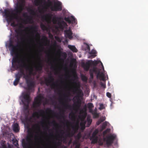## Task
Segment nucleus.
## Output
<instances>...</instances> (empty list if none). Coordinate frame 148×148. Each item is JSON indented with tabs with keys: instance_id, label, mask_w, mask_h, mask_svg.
<instances>
[{
	"instance_id": "nucleus-23",
	"label": "nucleus",
	"mask_w": 148,
	"mask_h": 148,
	"mask_svg": "<svg viewBox=\"0 0 148 148\" xmlns=\"http://www.w3.org/2000/svg\"><path fill=\"white\" fill-rule=\"evenodd\" d=\"M21 27L20 26L19 28L15 30V32L17 34L16 36H21L23 30L21 29Z\"/></svg>"
},
{
	"instance_id": "nucleus-61",
	"label": "nucleus",
	"mask_w": 148,
	"mask_h": 148,
	"mask_svg": "<svg viewBox=\"0 0 148 148\" xmlns=\"http://www.w3.org/2000/svg\"><path fill=\"white\" fill-rule=\"evenodd\" d=\"M101 123V122H100V121H99V120L97 122V125H99Z\"/></svg>"
},
{
	"instance_id": "nucleus-32",
	"label": "nucleus",
	"mask_w": 148,
	"mask_h": 148,
	"mask_svg": "<svg viewBox=\"0 0 148 148\" xmlns=\"http://www.w3.org/2000/svg\"><path fill=\"white\" fill-rule=\"evenodd\" d=\"M87 121L88 122L87 126L89 127L91 124L92 122V120L89 117H88L87 118Z\"/></svg>"
},
{
	"instance_id": "nucleus-5",
	"label": "nucleus",
	"mask_w": 148,
	"mask_h": 148,
	"mask_svg": "<svg viewBox=\"0 0 148 148\" xmlns=\"http://www.w3.org/2000/svg\"><path fill=\"white\" fill-rule=\"evenodd\" d=\"M4 16H5L7 22H11L13 21L14 18L16 19H18V16L16 14L10 15L9 11L7 9H5L4 12Z\"/></svg>"
},
{
	"instance_id": "nucleus-63",
	"label": "nucleus",
	"mask_w": 148,
	"mask_h": 148,
	"mask_svg": "<svg viewBox=\"0 0 148 148\" xmlns=\"http://www.w3.org/2000/svg\"><path fill=\"white\" fill-rule=\"evenodd\" d=\"M64 132L63 131V130H61L60 131V133L62 134H64Z\"/></svg>"
},
{
	"instance_id": "nucleus-53",
	"label": "nucleus",
	"mask_w": 148,
	"mask_h": 148,
	"mask_svg": "<svg viewBox=\"0 0 148 148\" xmlns=\"http://www.w3.org/2000/svg\"><path fill=\"white\" fill-rule=\"evenodd\" d=\"M48 35H49V38H53V35L50 32L48 33Z\"/></svg>"
},
{
	"instance_id": "nucleus-1",
	"label": "nucleus",
	"mask_w": 148,
	"mask_h": 148,
	"mask_svg": "<svg viewBox=\"0 0 148 148\" xmlns=\"http://www.w3.org/2000/svg\"><path fill=\"white\" fill-rule=\"evenodd\" d=\"M13 43V41L10 40L9 43V47L11 48V53L15 55V57L12 59V66L15 70L20 69L19 72L15 75L21 78L25 73L23 68H25L26 69V67L27 66V64L26 61L28 62L29 60L25 57L22 58L19 57V54L17 52V47L18 45H14Z\"/></svg>"
},
{
	"instance_id": "nucleus-38",
	"label": "nucleus",
	"mask_w": 148,
	"mask_h": 148,
	"mask_svg": "<svg viewBox=\"0 0 148 148\" xmlns=\"http://www.w3.org/2000/svg\"><path fill=\"white\" fill-rule=\"evenodd\" d=\"M88 107L90 109H92L94 107V106L92 103H89L87 104Z\"/></svg>"
},
{
	"instance_id": "nucleus-58",
	"label": "nucleus",
	"mask_w": 148,
	"mask_h": 148,
	"mask_svg": "<svg viewBox=\"0 0 148 148\" xmlns=\"http://www.w3.org/2000/svg\"><path fill=\"white\" fill-rule=\"evenodd\" d=\"M64 96L65 97V98L66 99H68V95H64Z\"/></svg>"
},
{
	"instance_id": "nucleus-31",
	"label": "nucleus",
	"mask_w": 148,
	"mask_h": 148,
	"mask_svg": "<svg viewBox=\"0 0 148 148\" xmlns=\"http://www.w3.org/2000/svg\"><path fill=\"white\" fill-rule=\"evenodd\" d=\"M27 10L29 12H30L31 14L32 15H35V11L31 8H27Z\"/></svg>"
},
{
	"instance_id": "nucleus-6",
	"label": "nucleus",
	"mask_w": 148,
	"mask_h": 148,
	"mask_svg": "<svg viewBox=\"0 0 148 148\" xmlns=\"http://www.w3.org/2000/svg\"><path fill=\"white\" fill-rule=\"evenodd\" d=\"M54 78L53 76L50 74L48 78H45V81L47 86L50 85L52 88H54L56 86L54 82Z\"/></svg>"
},
{
	"instance_id": "nucleus-49",
	"label": "nucleus",
	"mask_w": 148,
	"mask_h": 148,
	"mask_svg": "<svg viewBox=\"0 0 148 148\" xmlns=\"http://www.w3.org/2000/svg\"><path fill=\"white\" fill-rule=\"evenodd\" d=\"M47 38L46 36H42V40H43L44 41H47Z\"/></svg>"
},
{
	"instance_id": "nucleus-59",
	"label": "nucleus",
	"mask_w": 148,
	"mask_h": 148,
	"mask_svg": "<svg viewBox=\"0 0 148 148\" xmlns=\"http://www.w3.org/2000/svg\"><path fill=\"white\" fill-rule=\"evenodd\" d=\"M98 62H97V61H96L94 62V65L95 66H96L98 64Z\"/></svg>"
},
{
	"instance_id": "nucleus-50",
	"label": "nucleus",
	"mask_w": 148,
	"mask_h": 148,
	"mask_svg": "<svg viewBox=\"0 0 148 148\" xmlns=\"http://www.w3.org/2000/svg\"><path fill=\"white\" fill-rule=\"evenodd\" d=\"M104 108V105H103V104H101L100 105V108H99V109L100 110L103 109Z\"/></svg>"
},
{
	"instance_id": "nucleus-62",
	"label": "nucleus",
	"mask_w": 148,
	"mask_h": 148,
	"mask_svg": "<svg viewBox=\"0 0 148 148\" xmlns=\"http://www.w3.org/2000/svg\"><path fill=\"white\" fill-rule=\"evenodd\" d=\"M80 146V145L79 144L76 145L75 146V148H79Z\"/></svg>"
},
{
	"instance_id": "nucleus-35",
	"label": "nucleus",
	"mask_w": 148,
	"mask_h": 148,
	"mask_svg": "<svg viewBox=\"0 0 148 148\" xmlns=\"http://www.w3.org/2000/svg\"><path fill=\"white\" fill-rule=\"evenodd\" d=\"M62 105L64 106V107L66 108V109H68V108L70 109L71 107V106L70 105H69V104H67V103L64 104V103H63Z\"/></svg>"
},
{
	"instance_id": "nucleus-56",
	"label": "nucleus",
	"mask_w": 148,
	"mask_h": 148,
	"mask_svg": "<svg viewBox=\"0 0 148 148\" xmlns=\"http://www.w3.org/2000/svg\"><path fill=\"white\" fill-rule=\"evenodd\" d=\"M11 26H13V27H15L16 26V25L15 24L14 22H13L12 23L10 24Z\"/></svg>"
},
{
	"instance_id": "nucleus-14",
	"label": "nucleus",
	"mask_w": 148,
	"mask_h": 148,
	"mask_svg": "<svg viewBox=\"0 0 148 148\" xmlns=\"http://www.w3.org/2000/svg\"><path fill=\"white\" fill-rule=\"evenodd\" d=\"M45 113V111L42 109L38 110V112H35L34 113L32 116L33 117L36 116L37 118H39L40 116H43Z\"/></svg>"
},
{
	"instance_id": "nucleus-27",
	"label": "nucleus",
	"mask_w": 148,
	"mask_h": 148,
	"mask_svg": "<svg viewBox=\"0 0 148 148\" xmlns=\"http://www.w3.org/2000/svg\"><path fill=\"white\" fill-rule=\"evenodd\" d=\"M14 131L16 132H18L19 131V126L18 125L17 123H15L13 127Z\"/></svg>"
},
{
	"instance_id": "nucleus-39",
	"label": "nucleus",
	"mask_w": 148,
	"mask_h": 148,
	"mask_svg": "<svg viewBox=\"0 0 148 148\" xmlns=\"http://www.w3.org/2000/svg\"><path fill=\"white\" fill-rule=\"evenodd\" d=\"M108 124V123L106 121H105L102 124L101 127L102 129H104L107 126Z\"/></svg>"
},
{
	"instance_id": "nucleus-57",
	"label": "nucleus",
	"mask_w": 148,
	"mask_h": 148,
	"mask_svg": "<svg viewBox=\"0 0 148 148\" xmlns=\"http://www.w3.org/2000/svg\"><path fill=\"white\" fill-rule=\"evenodd\" d=\"M87 46H86V48L87 50H90V47L87 44H86Z\"/></svg>"
},
{
	"instance_id": "nucleus-51",
	"label": "nucleus",
	"mask_w": 148,
	"mask_h": 148,
	"mask_svg": "<svg viewBox=\"0 0 148 148\" xmlns=\"http://www.w3.org/2000/svg\"><path fill=\"white\" fill-rule=\"evenodd\" d=\"M55 17H54L53 19H52V21L53 22V23L54 24H56V22L57 21V20L55 19Z\"/></svg>"
},
{
	"instance_id": "nucleus-12",
	"label": "nucleus",
	"mask_w": 148,
	"mask_h": 148,
	"mask_svg": "<svg viewBox=\"0 0 148 148\" xmlns=\"http://www.w3.org/2000/svg\"><path fill=\"white\" fill-rule=\"evenodd\" d=\"M32 137V135L31 134L30 136V137H27V140L28 143H26L24 141L22 142V146L23 148H30V142L32 141L31 138Z\"/></svg>"
},
{
	"instance_id": "nucleus-64",
	"label": "nucleus",
	"mask_w": 148,
	"mask_h": 148,
	"mask_svg": "<svg viewBox=\"0 0 148 148\" xmlns=\"http://www.w3.org/2000/svg\"><path fill=\"white\" fill-rule=\"evenodd\" d=\"M55 143L57 145H60L61 144V143L60 142H58L57 144L56 143Z\"/></svg>"
},
{
	"instance_id": "nucleus-29",
	"label": "nucleus",
	"mask_w": 148,
	"mask_h": 148,
	"mask_svg": "<svg viewBox=\"0 0 148 148\" xmlns=\"http://www.w3.org/2000/svg\"><path fill=\"white\" fill-rule=\"evenodd\" d=\"M40 27L41 29L43 31L47 30V26L42 23L40 24Z\"/></svg>"
},
{
	"instance_id": "nucleus-9",
	"label": "nucleus",
	"mask_w": 148,
	"mask_h": 148,
	"mask_svg": "<svg viewBox=\"0 0 148 148\" xmlns=\"http://www.w3.org/2000/svg\"><path fill=\"white\" fill-rule=\"evenodd\" d=\"M53 14L50 13H48L43 15L42 18L45 20L48 23H50L51 22V19Z\"/></svg>"
},
{
	"instance_id": "nucleus-22",
	"label": "nucleus",
	"mask_w": 148,
	"mask_h": 148,
	"mask_svg": "<svg viewBox=\"0 0 148 148\" xmlns=\"http://www.w3.org/2000/svg\"><path fill=\"white\" fill-rule=\"evenodd\" d=\"M42 8H40V7H38V10L40 14H44L45 12L47 11V8L46 6H42Z\"/></svg>"
},
{
	"instance_id": "nucleus-28",
	"label": "nucleus",
	"mask_w": 148,
	"mask_h": 148,
	"mask_svg": "<svg viewBox=\"0 0 148 148\" xmlns=\"http://www.w3.org/2000/svg\"><path fill=\"white\" fill-rule=\"evenodd\" d=\"M58 53L60 56H62L65 59L66 58L67 55L66 52H62L61 51H58Z\"/></svg>"
},
{
	"instance_id": "nucleus-13",
	"label": "nucleus",
	"mask_w": 148,
	"mask_h": 148,
	"mask_svg": "<svg viewBox=\"0 0 148 148\" xmlns=\"http://www.w3.org/2000/svg\"><path fill=\"white\" fill-rule=\"evenodd\" d=\"M70 18L71 20L70 19V18L69 17H65L64 18V20L66 21L68 23H75L76 24H77V20H76V19L75 18V17L74 16H70Z\"/></svg>"
},
{
	"instance_id": "nucleus-20",
	"label": "nucleus",
	"mask_w": 148,
	"mask_h": 148,
	"mask_svg": "<svg viewBox=\"0 0 148 148\" xmlns=\"http://www.w3.org/2000/svg\"><path fill=\"white\" fill-rule=\"evenodd\" d=\"M58 25L60 28L61 29H63L65 27L67 26L66 23L63 21H62L61 22H59L58 23Z\"/></svg>"
},
{
	"instance_id": "nucleus-36",
	"label": "nucleus",
	"mask_w": 148,
	"mask_h": 148,
	"mask_svg": "<svg viewBox=\"0 0 148 148\" xmlns=\"http://www.w3.org/2000/svg\"><path fill=\"white\" fill-rule=\"evenodd\" d=\"M82 137L81 133L79 132L78 133L76 136V138L78 140H79Z\"/></svg>"
},
{
	"instance_id": "nucleus-2",
	"label": "nucleus",
	"mask_w": 148,
	"mask_h": 148,
	"mask_svg": "<svg viewBox=\"0 0 148 148\" xmlns=\"http://www.w3.org/2000/svg\"><path fill=\"white\" fill-rule=\"evenodd\" d=\"M23 78L25 80L27 86V91L23 92L20 97V99L22 102L26 107L25 109H28L29 105L31 101L30 94L31 90H32L34 87L35 82L31 79L30 75H26L24 73L23 75Z\"/></svg>"
},
{
	"instance_id": "nucleus-40",
	"label": "nucleus",
	"mask_w": 148,
	"mask_h": 148,
	"mask_svg": "<svg viewBox=\"0 0 148 148\" xmlns=\"http://www.w3.org/2000/svg\"><path fill=\"white\" fill-rule=\"evenodd\" d=\"M60 117L61 118H63L64 119V121H66V124H71V123L69 122L68 120H65L64 119V116H63L62 114H60Z\"/></svg>"
},
{
	"instance_id": "nucleus-44",
	"label": "nucleus",
	"mask_w": 148,
	"mask_h": 148,
	"mask_svg": "<svg viewBox=\"0 0 148 148\" xmlns=\"http://www.w3.org/2000/svg\"><path fill=\"white\" fill-rule=\"evenodd\" d=\"M69 117L71 116V118L72 119H75L74 114L73 112H71V113H69Z\"/></svg>"
},
{
	"instance_id": "nucleus-47",
	"label": "nucleus",
	"mask_w": 148,
	"mask_h": 148,
	"mask_svg": "<svg viewBox=\"0 0 148 148\" xmlns=\"http://www.w3.org/2000/svg\"><path fill=\"white\" fill-rule=\"evenodd\" d=\"M86 123V121H84V123L82 122L80 123V125L81 127H83L84 128Z\"/></svg>"
},
{
	"instance_id": "nucleus-46",
	"label": "nucleus",
	"mask_w": 148,
	"mask_h": 148,
	"mask_svg": "<svg viewBox=\"0 0 148 148\" xmlns=\"http://www.w3.org/2000/svg\"><path fill=\"white\" fill-rule=\"evenodd\" d=\"M51 123L54 126H56L58 125L55 120L51 122Z\"/></svg>"
},
{
	"instance_id": "nucleus-16",
	"label": "nucleus",
	"mask_w": 148,
	"mask_h": 148,
	"mask_svg": "<svg viewBox=\"0 0 148 148\" xmlns=\"http://www.w3.org/2000/svg\"><path fill=\"white\" fill-rule=\"evenodd\" d=\"M37 28L36 26H32L30 28V29L32 30V33H36V36L39 38L40 37V34L37 32Z\"/></svg>"
},
{
	"instance_id": "nucleus-30",
	"label": "nucleus",
	"mask_w": 148,
	"mask_h": 148,
	"mask_svg": "<svg viewBox=\"0 0 148 148\" xmlns=\"http://www.w3.org/2000/svg\"><path fill=\"white\" fill-rule=\"evenodd\" d=\"M97 53L96 51L95 50H92L90 52H89V53L90 54H92L91 57L94 58L95 57L96 55H95Z\"/></svg>"
},
{
	"instance_id": "nucleus-10",
	"label": "nucleus",
	"mask_w": 148,
	"mask_h": 148,
	"mask_svg": "<svg viewBox=\"0 0 148 148\" xmlns=\"http://www.w3.org/2000/svg\"><path fill=\"white\" fill-rule=\"evenodd\" d=\"M116 138V136L113 135H111L106 138V144L108 146L110 145L113 143V142Z\"/></svg>"
},
{
	"instance_id": "nucleus-15",
	"label": "nucleus",
	"mask_w": 148,
	"mask_h": 148,
	"mask_svg": "<svg viewBox=\"0 0 148 148\" xmlns=\"http://www.w3.org/2000/svg\"><path fill=\"white\" fill-rule=\"evenodd\" d=\"M105 74L103 72H100V71H98V73L97 74V78H99L100 80H102L103 81H106Z\"/></svg>"
},
{
	"instance_id": "nucleus-3",
	"label": "nucleus",
	"mask_w": 148,
	"mask_h": 148,
	"mask_svg": "<svg viewBox=\"0 0 148 148\" xmlns=\"http://www.w3.org/2000/svg\"><path fill=\"white\" fill-rule=\"evenodd\" d=\"M51 5V2L49 1V4L47 6L48 7H50L51 10L52 11H60L62 10V4L60 1H58L56 2H55L53 5Z\"/></svg>"
},
{
	"instance_id": "nucleus-17",
	"label": "nucleus",
	"mask_w": 148,
	"mask_h": 148,
	"mask_svg": "<svg viewBox=\"0 0 148 148\" xmlns=\"http://www.w3.org/2000/svg\"><path fill=\"white\" fill-rule=\"evenodd\" d=\"M64 33L66 37L69 38V39H71L73 38L72 36L73 33L70 29L65 30Z\"/></svg>"
},
{
	"instance_id": "nucleus-60",
	"label": "nucleus",
	"mask_w": 148,
	"mask_h": 148,
	"mask_svg": "<svg viewBox=\"0 0 148 148\" xmlns=\"http://www.w3.org/2000/svg\"><path fill=\"white\" fill-rule=\"evenodd\" d=\"M101 119V120H103V122L106 119L105 117H103L102 118H100Z\"/></svg>"
},
{
	"instance_id": "nucleus-43",
	"label": "nucleus",
	"mask_w": 148,
	"mask_h": 148,
	"mask_svg": "<svg viewBox=\"0 0 148 148\" xmlns=\"http://www.w3.org/2000/svg\"><path fill=\"white\" fill-rule=\"evenodd\" d=\"M81 106V103L77 101L75 104V106L77 108H79Z\"/></svg>"
},
{
	"instance_id": "nucleus-8",
	"label": "nucleus",
	"mask_w": 148,
	"mask_h": 148,
	"mask_svg": "<svg viewBox=\"0 0 148 148\" xmlns=\"http://www.w3.org/2000/svg\"><path fill=\"white\" fill-rule=\"evenodd\" d=\"M98 133V130H96L92 133L91 136L90 138V140L91 141V144H95L97 143L98 142V137L97 135Z\"/></svg>"
},
{
	"instance_id": "nucleus-19",
	"label": "nucleus",
	"mask_w": 148,
	"mask_h": 148,
	"mask_svg": "<svg viewBox=\"0 0 148 148\" xmlns=\"http://www.w3.org/2000/svg\"><path fill=\"white\" fill-rule=\"evenodd\" d=\"M34 2L36 6L41 5L43 3L45 5L46 3V0H35Z\"/></svg>"
},
{
	"instance_id": "nucleus-4",
	"label": "nucleus",
	"mask_w": 148,
	"mask_h": 148,
	"mask_svg": "<svg viewBox=\"0 0 148 148\" xmlns=\"http://www.w3.org/2000/svg\"><path fill=\"white\" fill-rule=\"evenodd\" d=\"M25 0H19L16 4L15 11L17 14H20L24 9L25 5Z\"/></svg>"
},
{
	"instance_id": "nucleus-52",
	"label": "nucleus",
	"mask_w": 148,
	"mask_h": 148,
	"mask_svg": "<svg viewBox=\"0 0 148 148\" xmlns=\"http://www.w3.org/2000/svg\"><path fill=\"white\" fill-rule=\"evenodd\" d=\"M107 96L109 98H110L111 97V94L109 92H107L106 93Z\"/></svg>"
},
{
	"instance_id": "nucleus-25",
	"label": "nucleus",
	"mask_w": 148,
	"mask_h": 148,
	"mask_svg": "<svg viewBox=\"0 0 148 148\" xmlns=\"http://www.w3.org/2000/svg\"><path fill=\"white\" fill-rule=\"evenodd\" d=\"M15 79L13 82V84L14 86H16L18 83L21 77L18 76V75H15Z\"/></svg>"
},
{
	"instance_id": "nucleus-11",
	"label": "nucleus",
	"mask_w": 148,
	"mask_h": 148,
	"mask_svg": "<svg viewBox=\"0 0 148 148\" xmlns=\"http://www.w3.org/2000/svg\"><path fill=\"white\" fill-rule=\"evenodd\" d=\"M73 92L74 93L77 94L76 97L77 99H78L79 97H83V93L82 90L79 88H75L73 89Z\"/></svg>"
},
{
	"instance_id": "nucleus-45",
	"label": "nucleus",
	"mask_w": 148,
	"mask_h": 148,
	"mask_svg": "<svg viewBox=\"0 0 148 148\" xmlns=\"http://www.w3.org/2000/svg\"><path fill=\"white\" fill-rule=\"evenodd\" d=\"M89 74L90 75V78L91 79H93V72H92V70L90 69L89 71Z\"/></svg>"
},
{
	"instance_id": "nucleus-18",
	"label": "nucleus",
	"mask_w": 148,
	"mask_h": 148,
	"mask_svg": "<svg viewBox=\"0 0 148 148\" xmlns=\"http://www.w3.org/2000/svg\"><path fill=\"white\" fill-rule=\"evenodd\" d=\"M40 62L38 63L37 66H35V68L36 70L38 71H42L43 65L41 62V60L40 58H39Z\"/></svg>"
},
{
	"instance_id": "nucleus-26",
	"label": "nucleus",
	"mask_w": 148,
	"mask_h": 148,
	"mask_svg": "<svg viewBox=\"0 0 148 148\" xmlns=\"http://www.w3.org/2000/svg\"><path fill=\"white\" fill-rule=\"evenodd\" d=\"M68 47L73 52H77L78 51L74 46L69 45H68Z\"/></svg>"
},
{
	"instance_id": "nucleus-37",
	"label": "nucleus",
	"mask_w": 148,
	"mask_h": 148,
	"mask_svg": "<svg viewBox=\"0 0 148 148\" xmlns=\"http://www.w3.org/2000/svg\"><path fill=\"white\" fill-rule=\"evenodd\" d=\"M34 127L35 130H37L39 131H40V127L38 124H35L34 126Z\"/></svg>"
},
{
	"instance_id": "nucleus-42",
	"label": "nucleus",
	"mask_w": 148,
	"mask_h": 148,
	"mask_svg": "<svg viewBox=\"0 0 148 148\" xmlns=\"http://www.w3.org/2000/svg\"><path fill=\"white\" fill-rule=\"evenodd\" d=\"M82 81L84 82H86L87 81V79L86 76L83 75L82 76Z\"/></svg>"
},
{
	"instance_id": "nucleus-55",
	"label": "nucleus",
	"mask_w": 148,
	"mask_h": 148,
	"mask_svg": "<svg viewBox=\"0 0 148 148\" xmlns=\"http://www.w3.org/2000/svg\"><path fill=\"white\" fill-rule=\"evenodd\" d=\"M98 143L99 144V145H103V142L101 140H99Z\"/></svg>"
},
{
	"instance_id": "nucleus-41",
	"label": "nucleus",
	"mask_w": 148,
	"mask_h": 148,
	"mask_svg": "<svg viewBox=\"0 0 148 148\" xmlns=\"http://www.w3.org/2000/svg\"><path fill=\"white\" fill-rule=\"evenodd\" d=\"M86 115H82L80 117V118L82 122L84 121V119L86 118Z\"/></svg>"
},
{
	"instance_id": "nucleus-48",
	"label": "nucleus",
	"mask_w": 148,
	"mask_h": 148,
	"mask_svg": "<svg viewBox=\"0 0 148 148\" xmlns=\"http://www.w3.org/2000/svg\"><path fill=\"white\" fill-rule=\"evenodd\" d=\"M23 16H24V17H27V19L28 20H30L31 19L30 18V17L29 16H28L27 15V14L26 13H24L23 14Z\"/></svg>"
},
{
	"instance_id": "nucleus-34",
	"label": "nucleus",
	"mask_w": 148,
	"mask_h": 148,
	"mask_svg": "<svg viewBox=\"0 0 148 148\" xmlns=\"http://www.w3.org/2000/svg\"><path fill=\"white\" fill-rule=\"evenodd\" d=\"M104 82H100V84L101 86V87L105 89L106 88V81H104Z\"/></svg>"
},
{
	"instance_id": "nucleus-24",
	"label": "nucleus",
	"mask_w": 148,
	"mask_h": 148,
	"mask_svg": "<svg viewBox=\"0 0 148 148\" xmlns=\"http://www.w3.org/2000/svg\"><path fill=\"white\" fill-rule=\"evenodd\" d=\"M90 65L89 62H87L86 63H84L83 64V66L85 71H88L89 69Z\"/></svg>"
},
{
	"instance_id": "nucleus-7",
	"label": "nucleus",
	"mask_w": 148,
	"mask_h": 148,
	"mask_svg": "<svg viewBox=\"0 0 148 148\" xmlns=\"http://www.w3.org/2000/svg\"><path fill=\"white\" fill-rule=\"evenodd\" d=\"M43 97L40 95L38 96L34 99L33 103V106L34 108H37L40 107L42 103V100Z\"/></svg>"
},
{
	"instance_id": "nucleus-21",
	"label": "nucleus",
	"mask_w": 148,
	"mask_h": 148,
	"mask_svg": "<svg viewBox=\"0 0 148 148\" xmlns=\"http://www.w3.org/2000/svg\"><path fill=\"white\" fill-rule=\"evenodd\" d=\"M26 69L29 71V75H34L35 73L33 72V69L32 67L30 66L29 65L27 64V66L26 67Z\"/></svg>"
},
{
	"instance_id": "nucleus-33",
	"label": "nucleus",
	"mask_w": 148,
	"mask_h": 148,
	"mask_svg": "<svg viewBox=\"0 0 148 148\" xmlns=\"http://www.w3.org/2000/svg\"><path fill=\"white\" fill-rule=\"evenodd\" d=\"M93 73H95L96 74H97L98 73V71H99L98 70L97 68L96 67H93L92 69H91Z\"/></svg>"
},
{
	"instance_id": "nucleus-54",
	"label": "nucleus",
	"mask_w": 148,
	"mask_h": 148,
	"mask_svg": "<svg viewBox=\"0 0 148 148\" xmlns=\"http://www.w3.org/2000/svg\"><path fill=\"white\" fill-rule=\"evenodd\" d=\"M51 69H53L54 71H56L57 70L56 67L53 65H52L51 67Z\"/></svg>"
}]
</instances>
